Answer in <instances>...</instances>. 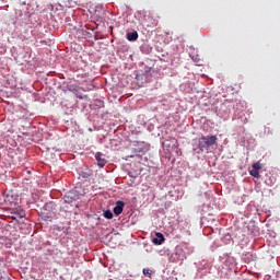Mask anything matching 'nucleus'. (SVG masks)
<instances>
[{
    "mask_svg": "<svg viewBox=\"0 0 280 280\" xmlns=\"http://www.w3.org/2000/svg\"><path fill=\"white\" fill-rule=\"evenodd\" d=\"M135 155H129L126 158V161H128V159H133Z\"/></svg>",
    "mask_w": 280,
    "mask_h": 280,
    "instance_id": "f8f14e48",
    "label": "nucleus"
},
{
    "mask_svg": "<svg viewBox=\"0 0 280 280\" xmlns=\"http://www.w3.org/2000/svg\"><path fill=\"white\" fill-rule=\"evenodd\" d=\"M137 38H139V33L137 32L127 33V40L135 42L137 40Z\"/></svg>",
    "mask_w": 280,
    "mask_h": 280,
    "instance_id": "0eeeda50",
    "label": "nucleus"
},
{
    "mask_svg": "<svg viewBox=\"0 0 280 280\" xmlns=\"http://www.w3.org/2000/svg\"><path fill=\"white\" fill-rule=\"evenodd\" d=\"M63 200L67 205H71L75 200H80V192L78 190H70L65 195Z\"/></svg>",
    "mask_w": 280,
    "mask_h": 280,
    "instance_id": "7ed1b4c3",
    "label": "nucleus"
},
{
    "mask_svg": "<svg viewBox=\"0 0 280 280\" xmlns=\"http://www.w3.org/2000/svg\"><path fill=\"white\" fill-rule=\"evenodd\" d=\"M150 150V144L145 142H137L133 144L132 152H135V156H138V159H141V154H145Z\"/></svg>",
    "mask_w": 280,
    "mask_h": 280,
    "instance_id": "f03ea898",
    "label": "nucleus"
},
{
    "mask_svg": "<svg viewBox=\"0 0 280 280\" xmlns=\"http://www.w3.org/2000/svg\"><path fill=\"white\" fill-rule=\"evenodd\" d=\"M215 141H218V137L215 136H206L199 139V150L205 151L209 150L211 145H215Z\"/></svg>",
    "mask_w": 280,
    "mask_h": 280,
    "instance_id": "f257e3e1",
    "label": "nucleus"
},
{
    "mask_svg": "<svg viewBox=\"0 0 280 280\" xmlns=\"http://www.w3.org/2000/svg\"><path fill=\"white\" fill-rule=\"evenodd\" d=\"M142 272H143L144 277H149V279L152 278V270L144 268V269L142 270Z\"/></svg>",
    "mask_w": 280,
    "mask_h": 280,
    "instance_id": "9d476101",
    "label": "nucleus"
},
{
    "mask_svg": "<svg viewBox=\"0 0 280 280\" xmlns=\"http://www.w3.org/2000/svg\"><path fill=\"white\" fill-rule=\"evenodd\" d=\"M104 218H106V220H113V212L110 210H106L104 212Z\"/></svg>",
    "mask_w": 280,
    "mask_h": 280,
    "instance_id": "6e6552de",
    "label": "nucleus"
},
{
    "mask_svg": "<svg viewBox=\"0 0 280 280\" xmlns=\"http://www.w3.org/2000/svg\"><path fill=\"white\" fill-rule=\"evenodd\" d=\"M250 176H253L254 178H259V171H256L255 168H253L252 171H249Z\"/></svg>",
    "mask_w": 280,
    "mask_h": 280,
    "instance_id": "1a4fd4ad",
    "label": "nucleus"
},
{
    "mask_svg": "<svg viewBox=\"0 0 280 280\" xmlns=\"http://www.w3.org/2000/svg\"><path fill=\"white\" fill-rule=\"evenodd\" d=\"M253 170H256V171L259 172V170H261V163H259V162L254 163L253 164Z\"/></svg>",
    "mask_w": 280,
    "mask_h": 280,
    "instance_id": "9b49d317",
    "label": "nucleus"
},
{
    "mask_svg": "<svg viewBox=\"0 0 280 280\" xmlns=\"http://www.w3.org/2000/svg\"><path fill=\"white\" fill-rule=\"evenodd\" d=\"M125 206H126V203H124V201L118 200L116 202V206L114 207L115 215H121V213H124V207Z\"/></svg>",
    "mask_w": 280,
    "mask_h": 280,
    "instance_id": "39448f33",
    "label": "nucleus"
},
{
    "mask_svg": "<svg viewBox=\"0 0 280 280\" xmlns=\"http://www.w3.org/2000/svg\"><path fill=\"white\" fill-rule=\"evenodd\" d=\"M152 242L153 244H155V246H161V244L165 242V236L163 235V233L156 232L155 237L152 238Z\"/></svg>",
    "mask_w": 280,
    "mask_h": 280,
    "instance_id": "20e7f679",
    "label": "nucleus"
},
{
    "mask_svg": "<svg viewBox=\"0 0 280 280\" xmlns=\"http://www.w3.org/2000/svg\"><path fill=\"white\" fill-rule=\"evenodd\" d=\"M102 156H103V154H102L101 152H97V153L95 154V159H96V161H97L98 167H105V166H106V163H107L106 159H104V158H102Z\"/></svg>",
    "mask_w": 280,
    "mask_h": 280,
    "instance_id": "423d86ee",
    "label": "nucleus"
},
{
    "mask_svg": "<svg viewBox=\"0 0 280 280\" xmlns=\"http://www.w3.org/2000/svg\"><path fill=\"white\" fill-rule=\"evenodd\" d=\"M73 93H75L78 95V90H73Z\"/></svg>",
    "mask_w": 280,
    "mask_h": 280,
    "instance_id": "ddd939ff",
    "label": "nucleus"
}]
</instances>
